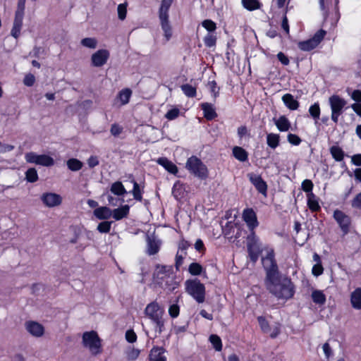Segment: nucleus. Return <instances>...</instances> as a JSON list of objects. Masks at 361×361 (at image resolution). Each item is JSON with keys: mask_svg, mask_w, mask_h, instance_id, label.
<instances>
[{"mask_svg": "<svg viewBox=\"0 0 361 361\" xmlns=\"http://www.w3.org/2000/svg\"><path fill=\"white\" fill-rule=\"evenodd\" d=\"M82 343L85 348H89L93 355L100 353V339L95 331L85 332L82 335Z\"/></svg>", "mask_w": 361, "mask_h": 361, "instance_id": "9d476101", "label": "nucleus"}, {"mask_svg": "<svg viewBox=\"0 0 361 361\" xmlns=\"http://www.w3.org/2000/svg\"><path fill=\"white\" fill-rule=\"evenodd\" d=\"M312 299L317 305H324L326 302V296L321 290H314L312 293Z\"/></svg>", "mask_w": 361, "mask_h": 361, "instance_id": "c9c22d12", "label": "nucleus"}, {"mask_svg": "<svg viewBox=\"0 0 361 361\" xmlns=\"http://www.w3.org/2000/svg\"><path fill=\"white\" fill-rule=\"evenodd\" d=\"M183 92L188 97H195L197 94L196 88L191 85L184 84L180 86Z\"/></svg>", "mask_w": 361, "mask_h": 361, "instance_id": "58836bf2", "label": "nucleus"}, {"mask_svg": "<svg viewBox=\"0 0 361 361\" xmlns=\"http://www.w3.org/2000/svg\"><path fill=\"white\" fill-rule=\"evenodd\" d=\"M309 113L314 120L315 124H317L320 116V107L319 103H314L310 106L309 109Z\"/></svg>", "mask_w": 361, "mask_h": 361, "instance_id": "ea45409f", "label": "nucleus"}, {"mask_svg": "<svg viewBox=\"0 0 361 361\" xmlns=\"http://www.w3.org/2000/svg\"><path fill=\"white\" fill-rule=\"evenodd\" d=\"M179 114H180L179 109L177 108H173L167 111V113L165 115V117L168 120H173L179 116Z\"/></svg>", "mask_w": 361, "mask_h": 361, "instance_id": "13d9d810", "label": "nucleus"}, {"mask_svg": "<svg viewBox=\"0 0 361 361\" xmlns=\"http://www.w3.org/2000/svg\"><path fill=\"white\" fill-rule=\"evenodd\" d=\"M184 191V188L179 182L176 183L172 188V194L176 199L182 197Z\"/></svg>", "mask_w": 361, "mask_h": 361, "instance_id": "79ce46f5", "label": "nucleus"}, {"mask_svg": "<svg viewBox=\"0 0 361 361\" xmlns=\"http://www.w3.org/2000/svg\"><path fill=\"white\" fill-rule=\"evenodd\" d=\"M247 247L250 260L255 263L257 261L259 256L262 251V249L259 239L255 235V231L250 232V233L247 235Z\"/></svg>", "mask_w": 361, "mask_h": 361, "instance_id": "1a4fd4ad", "label": "nucleus"}, {"mask_svg": "<svg viewBox=\"0 0 361 361\" xmlns=\"http://www.w3.org/2000/svg\"><path fill=\"white\" fill-rule=\"evenodd\" d=\"M324 269L322 263H316L312 269V274L315 276H318L323 273Z\"/></svg>", "mask_w": 361, "mask_h": 361, "instance_id": "0e129e2a", "label": "nucleus"}, {"mask_svg": "<svg viewBox=\"0 0 361 361\" xmlns=\"http://www.w3.org/2000/svg\"><path fill=\"white\" fill-rule=\"evenodd\" d=\"M190 246V244L189 242H188L185 240H182L178 243V252H180L182 253H187L186 250Z\"/></svg>", "mask_w": 361, "mask_h": 361, "instance_id": "69168bd1", "label": "nucleus"}, {"mask_svg": "<svg viewBox=\"0 0 361 361\" xmlns=\"http://www.w3.org/2000/svg\"><path fill=\"white\" fill-rule=\"evenodd\" d=\"M202 25L204 27L207 31L210 32L215 31L216 29V23L212 20H204L202 22Z\"/></svg>", "mask_w": 361, "mask_h": 361, "instance_id": "3c124183", "label": "nucleus"}, {"mask_svg": "<svg viewBox=\"0 0 361 361\" xmlns=\"http://www.w3.org/2000/svg\"><path fill=\"white\" fill-rule=\"evenodd\" d=\"M243 218L250 232L254 231V229L258 226L257 215L252 209H245L243 213Z\"/></svg>", "mask_w": 361, "mask_h": 361, "instance_id": "dca6fc26", "label": "nucleus"}, {"mask_svg": "<svg viewBox=\"0 0 361 361\" xmlns=\"http://www.w3.org/2000/svg\"><path fill=\"white\" fill-rule=\"evenodd\" d=\"M186 255H187V253H182V252L177 251V253H176V257H175V267H176V271L180 270V267L183 264V260Z\"/></svg>", "mask_w": 361, "mask_h": 361, "instance_id": "09e8293b", "label": "nucleus"}, {"mask_svg": "<svg viewBox=\"0 0 361 361\" xmlns=\"http://www.w3.org/2000/svg\"><path fill=\"white\" fill-rule=\"evenodd\" d=\"M313 186L314 185L312 180L309 179H305V180H303L301 185L302 190L307 192V194L312 192V191Z\"/></svg>", "mask_w": 361, "mask_h": 361, "instance_id": "6e6d98bb", "label": "nucleus"}, {"mask_svg": "<svg viewBox=\"0 0 361 361\" xmlns=\"http://www.w3.org/2000/svg\"><path fill=\"white\" fill-rule=\"evenodd\" d=\"M168 311L171 318H176L180 314V307L178 304H172L169 306Z\"/></svg>", "mask_w": 361, "mask_h": 361, "instance_id": "603ef678", "label": "nucleus"}, {"mask_svg": "<svg viewBox=\"0 0 361 361\" xmlns=\"http://www.w3.org/2000/svg\"><path fill=\"white\" fill-rule=\"evenodd\" d=\"M35 82V78L34 75H32L31 73L27 74L23 79L24 85L27 87L32 86L34 85Z\"/></svg>", "mask_w": 361, "mask_h": 361, "instance_id": "e2e57ef3", "label": "nucleus"}, {"mask_svg": "<svg viewBox=\"0 0 361 361\" xmlns=\"http://www.w3.org/2000/svg\"><path fill=\"white\" fill-rule=\"evenodd\" d=\"M127 5L126 4H120L118 6L117 11H118V18L121 20H123L126 17V13H127Z\"/></svg>", "mask_w": 361, "mask_h": 361, "instance_id": "864d4df0", "label": "nucleus"}, {"mask_svg": "<svg viewBox=\"0 0 361 361\" xmlns=\"http://www.w3.org/2000/svg\"><path fill=\"white\" fill-rule=\"evenodd\" d=\"M288 141L293 145H299L301 142V139L295 134L289 133L287 136Z\"/></svg>", "mask_w": 361, "mask_h": 361, "instance_id": "052dcab7", "label": "nucleus"}, {"mask_svg": "<svg viewBox=\"0 0 361 361\" xmlns=\"http://www.w3.org/2000/svg\"><path fill=\"white\" fill-rule=\"evenodd\" d=\"M126 339L128 342L133 343L137 341V335L133 330L130 329L126 332Z\"/></svg>", "mask_w": 361, "mask_h": 361, "instance_id": "680f3d73", "label": "nucleus"}, {"mask_svg": "<svg viewBox=\"0 0 361 361\" xmlns=\"http://www.w3.org/2000/svg\"><path fill=\"white\" fill-rule=\"evenodd\" d=\"M334 218L339 225L343 234H347L349 232V228L351 222L350 218L339 209H336L334 211Z\"/></svg>", "mask_w": 361, "mask_h": 361, "instance_id": "4468645a", "label": "nucleus"}, {"mask_svg": "<svg viewBox=\"0 0 361 361\" xmlns=\"http://www.w3.org/2000/svg\"><path fill=\"white\" fill-rule=\"evenodd\" d=\"M274 123L281 132L288 131L290 128V123L285 116H281L279 118H274Z\"/></svg>", "mask_w": 361, "mask_h": 361, "instance_id": "a878e982", "label": "nucleus"}, {"mask_svg": "<svg viewBox=\"0 0 361 361\" xmlns=\"http://www.w3.org/2000/svg\"><path fill=\"white\" fill-rule=\"evenodd\" d=\"M207 86L209 88L211 92L212 93L214 97V98L217 97L219 95V88L217 87L216 81L215 80L209 81Z\"/></svg>", "mask_w": 361, "mask_h": 361, "instance_id": "4d7b16f0", "label": "nucleus"}, {"mask_svg": "<svg viewBox=\"0 0 361 361\" xmlns=\"http://www.w3.org/2000/svg\"><path fill=\"white\" fill-rule=\"evenodd\" d=\"M307 206L312 212H318L321 207L319 204L318 197L313 193L310 192L307 195Z\"/></svg>", "mask_w": 361, "mask_h": 361, "instance_id": "cd10ccee", "label": "nucleus"}, {"mask_svg": "<svg viewBox=\"0 0 361 361\" xmlns=\"http://www.w3.org/2000/svg\"><path fill=\"white\" fill-rule=\"evenodd\" d=\"M160 247V243L154 237H147V252L149 255L157 254Z\"/></svg>", "mask_w": 361, "mask_h": 361, "instance_id": "aec40b11", "label": "nucleus"}, {"mask_svg": "<svg viewBox=\"0 0 361 361\" xmlns=\"http://www.w3.org/2000/svg\"><path fill=\"white\" fill-rule=\"evenodd\" d=\"M209 341L216 351H221L222 349V343L220 337L216 334L209 336Z\"/></svg>", "mask_w": 361, "mask_h": 361, "instance_id": "37998d69", "label": "nucleus"}, {"mask_svg": "<svg viewBox=\"0 0 361 361\" xmlns=\"http://www.w3.org/2000/svg\"><path fill=\"white\" fill-rule=\"evenodd\" d=\"M247 177L250 183L255 187L257 190L266 195L267 191V183L262 179L261 176L255 174L254 173H250L247 174Z\"/></svg>", "mask_w": 361, "mask_h": 361, "instance_id": "2eb2a0df", "label": "nucleus"}, {"mask_svg": "<svg viewBox=\"0 0 361 361\" xmlns=\"http://www.w3.org/2000/svg\"><path fill=\"white\" fill-rule=\"evenodd\" d=\"M257 321L259 322V324L262 330L265 333L269 332V325L268 322L265 319V317H264L262 316H259L257 317Z\"/></svg>", "mask_w": 361, "mask_h": 361, "instance_id": "5fc2aeb1", "label": "nucleus"}, {"mask_svg": "<svg viewBox=\"0 0 361 361\" xmlns=\"http://www.w3.org/2000/svg\"><path fill=\"white\" fill-rule=\"evenodd\" d=\"M233 154L236 159L242 162L248 159L247 152L241 147H234L233 148Z\"/></svg>", "mask_w": 361, "mask_h": 361, "instance_id": "7c9ffc66", "label": "nucleus"}, {"mask_svg": "<svg viewBox=\"0 0 361 361\" xmlns=\"http://www.w3.org/2000/svg\"><path fill=\"white\" fill-rule=\"evenodd\" d=\"M87 161L90 169H92L99 164V161L97 156H90Z\"/></svg>", "mask_w": 361, "mask_h": 361, "instance_id": "338daca9", "label": "nucleus"}, {"mask_svg": "<svg viewBox=\"0 0 361 361\" xmlns=\"http://www.w3.org/2000/svg\"><path fill=\"white\" fill-rule=\"evenodd\" d=\"M112 210L107 207H99L94 210V215L100 220H106L111 216Z\"/></svg>", "mask_w": 361, "mask_h": 361, "instance_id": "b1692460", "label": "nucleus"}, {"mask_svg": "<svg viewBox=\"0 0 361 361\" xmlns=\"http://www.w3.org/2000/svg\"><path fill=\"white\" fill-rule=\"evenodd\" d=\"M25 180L29 183H35L38 180V174L35 168H30L26 171Z\"/></svg>", "mask_w": 361, "mask_h": 361, "instance_id": "a19ab883", "label": "nucleus"}, {"mask_svg": "<svg viewBox=\"0 0 361 361\" xmlns=\"http://www.w3.org/2000/svg\"><path fill=\"white\" fill-rule=\"evenodd\" d=\"M112 221H104L97 226V231L101 233H107L110 231Z\"/></svg>", "mask_w": 361, "mask_h": 361, "instance_id": "c03bdc74", "label": "nucleus"}, {"mask_svg": "<svg viewBox=\"0 0 361 361\" xmlns=\"http://www.w3.org/2000/svg\"><path fill=\"white\" fill-rule=\"evenodd\" d=\"M157 162L162 166L168 172L172 174L178 173L177 166L170 160L166 157H160L157 159Z\"/></svg>", "mask_w": 361, "mask_h": 361, "instance_id": "5701e85b", "label": "nucleus"}, {"mask_svg": "<svg viewBox=\"0 0 361 361\" xmlns=\"http://www.w3.org/2000/svg\"><path fill=\"white\" fill-rule=\"evenodd\" d=\"M243 6L248 11H254L260 8L261 4L257 0H242Z\"/></svg>", "mask_w": 361, "mask_h": 361, "instance_id": "e433bc0d", "label": "nucleus"}, {"mask_svg": "<svg viewBox=\"0 0 361 361\" xmlns=\"http://www.w3.org/2000/svg\"><path fill=\"white\" fill-rule=\"evenodd\" d=\"M144 313L155 325V331L161 334L164 331V310L157 301H153L146 306Z\"/></svg>", "mask_w": 361, "mask_h": 361, "instance_id": "7ed1b4c3", "label": "nucleus"}, {"mask_svg": "<svg viewBox=\"0 0 361 361\" xmlns=\"http://www.w3.org/2000/svg\"><path fill=\"white\" fill-rule=\"evenodd\" d=\"M202 109L204 113V116L207 120H212L217 116V114L215 111L213 105L209 103H202L201 104Z\"/></svg>", "mask_w": 361, "mask_h": 361, "instance_id": "bb28decb", "label": "nucleus"}, {"mask_svg": "<svg viewBox=\"0 0 361 361\" xmlns=\"http://www.w3.org/2000/svg\"><path fill=\"white\" fill-rule=\"evenodd\" d=\"M326 32L322 29L318 30L312 38L298 42V48L304 51H309L316 48L323 40Z\"/></svg>", "mask_w": 361, "mask_h": 361, "instance_id": "f8f14e48", "label": "nucleus"}, {"mask_svg": "<svg viewBox=\"0 0 361 361\" xmlns=\"http://www.w3.org/2000/svg\"><path fill=\"white\" fill-rule=\"evenodd\" d=\"M188 271L192 276H199L202 273L203 267L197 262H192L188 267Z\"/></svg>", "mask_w": 361, "mask_h": 361, "instance_id": "4c0bfd02", "label": "nucleus"}, {"mask_svg": "<svg viewBox=\"0 0 361 361\" xmlns=\"http://www.w3.org/2000/svg\"><path fill=\"white\" fill-rule=\"evenodd\" d=\"M131 94L132 91L128 88H126L119 92L118 98L120 100L121 105H125L129 102Z\"/></svg>", "mask_w": 361, "mask_h": 361, "instance_id": "f704fd0d", "label": "nucleus"}, {"mask_svg": "<svg viewBox=\"0 0 361 361\" xmlns=\"http://www.w3.org/2000/svg\"><path fill=\"white\" fill-rule=\"evenodd\" d=\"M264 283L268 291L278 300L287 301L295 295V288L291 279L281 274L264 280Z\"/></svg>", "mask_w": 361, "mask_h": 361, "instance_id": "f257e3e1", "label": "nucleus"}, {"mask_svg": "<svg viewBox=\"0 0 361 361\" xmlns=\"http://www.w3.org/2000/svg\"><path fill=\"white\" fill-rule=\"evenodd\" d=\"M262 262L266 271L265 280H269L275 276L280 274L273 249L269 250L267 255L262 257Z\"/></svg>", "mask_w": 361, "mask_h": 361, "instance_id": "423d86ee", "label": "nucleus"}, {"mask_svg": "<svg viewBox=\"0 0 361 361\" xmlns=\"http://www.w3.org/2000/svg\"><path fill=\"white\" fill-rule=\"evenodd\" d=\"M203 41L206 47H214L216 44V37L214 34L208 33L204 37Z\"/></svg>", "mask_w": 361, "mask_h": 361, "instance_id": "de8ad7c7", "label": "nucleus"}, {"mask_svg": "<svg viewBox=\"0 0 361 361\" xmlns=\"http://www.w3.org/2000/svg\"><path fill=\"white\" fill-rule=\"evenodd\" d=\"M109 57V52L106 49H99L92 55V63L95 67L104 65Z\"/></svg>", "mask_w": 361, "mask_h": 361, "instance_id": "f3484780", "label": "nucleus"}, {"mask_svg": "<svg viewBox=\"0 0 361 361\" xmlns=\"http://www.w3.org/2000/svg\"><path fill=\"white\" fill-rule=\"evenodd\" d=\"M42 202L48 207H54L61 204L62 202L61 197L56 193L47 192L41 197Z\"/></svg>", "mask_w": 361, "mask_h": 361, "instance_id": "a211bd4d", "label": "nucleus"}, {"mask_svg": "<svg viewBox=\"0 0 361 361\" xmlns=\"http://www.w3.org/2000/svg\"><path fill=\"white\" fill-rule=\"evenodd\" d=\"M140 355V350L134 348H129L126 350V357L128 360L133 361L136 360Z\"/></svg>", "mask_w": 361, "mask_h": 361, "instance_id": "8fccbe9b", "label": "nucleus"}, {"mask_svg": "<svg viewBox=\"0 0 361 361\" xmlns=\"http://www.w3.org/2000/svg\"><path fill=\"white\" fill-rule=\"evenodd\" d=\"M27 331L34 336L39 337L44 334V327L36 322H27L25 324Z\"/></svg>", "mask_w": 361, "mask_h": 361, "instance_id": "6ab92c4d", "label": "nucleus"}, {"mask_svg": "<svg viewBox=\"0 0 361 361\" xmlns=\"http://www.w3.org/2000/svg\"><path fill=\"white\" fill-rule=\"evenodd\" d=\"M282 101L285 106L290 110H296L299 107V102L291 94H285L282 97Z\"/></svg>", "mask_w": 361, "mask_h": 361, "instance_id": "393cba45", "label": "nucleus"}, {"mask_svg": "<svg viewBox=\"0 0 361 361\" xmlns=\"http://www.w3.org/2000/svg\"><path fill=\"white\" fill-rule=\"evenodd\" d=\"M133 190L131 191V193L133 194L134 199L137 201H142V190L140 188L139 184L135 180H133Z\"/></svg>", "mask_w": 361, "mask_h": 361, "instance_id": "a18cd8bd", "label": "nucleus"}, {"mask_svg": "<svg viewBox=\"0 0 361 361\" xmlns=\"http://www.w3.org/2000/svg\"><path fill=\"white\" fill-rule=\"evenodd\" d=\"M165 350L161 347H154L149 354V361H166Z\"/></svg>", "mask_w": 361, "mask_h": 361, "instance_id": "412c9836", "label": "nucleus"}, {"mask_svg": "<svg viewBox=\"0 0 361 361\" xmlns=\"http://www.w3.org/2000/svg\"><path fill=\"white\" fill-rule=\"evenodd\" d=\"M25 1L26 0H18L17 9L15 12L13 27L11 31V35L15 39H18L20 35V30L23 26V20L24 18Z\"/></svg>", "mask_w": 361, "mask_h": 361, "instance_id": "6e6552de", "label": "nucleus"}, {"mask_svg": "<svg viewBox=\"0 0 361 361\" xmlns=\"http://www.w3.org/2000/svg\"><path fill=\"white\" fill-rule=\"evenodd\" d=\"M185 289L198 303H202L204 301L205 287L199 280H187Z\"/></svg>", "mask_w": 361, "mask_h": 361, "instance_id": "0eeeda50", "label": "nucleus"}, {"mask_svg": "<svg viewBox=\"0 0 361 361\" xmlns=\"http://www.w3.org/2000/svg\"><path fill=\"white\" fill-rule=\"evenodd\" d=\"M329 105L331 109V120L338 123V117L342 114L346 101L338 95H332L329 99Z\"/></svg>", "mask_w": 361, "mask_h": 361, "instance_id": "9b49d317", "label": "nucleus"}, {"mask_svg": "<svg viewBox=\"0 0 361 361\" xmlns=\"http://www.w3.org/2000/svg\"><path fill=\"white\" fill-rule=\"evenodd\" d=\"M110 191L115 195L123 196L127 191L121 181H116L111 185Z\"/></svg>", "mask_w": 361, "mask_h": 361, "instance_id": "c756f323", "label": "nucleus"}, {"mask_svg": "<svg viewBox=\"0 0 361 361\" xmlns=\"http://www.w3.org/2000/svg\"><path fill=\"white\" fill-rule=\"evenodd\" d=\"M123 127L118 124L113 123L111 126L110 132L113 136L117 137L123 132Z\"/></svg>", "mask_w": 361, "mask_h": 361, "instance_id": "bf43d9fd", "label": "nucleus"}, {"mask_svg": "<svg viewBox=\"0 0 361 361\" xmlns=\"http://www.w3.org/2000/svg\"><path fill=\"white\" fill-rule=\"evenodd\" d=\"M66 165L71 171H78L82 168L83 163L78 159L71 158L67 161Z\"/></svg>", "mask_w": 361, "mask_h": 361, "instance_id": "473e14b6", "label": "nucleus"}, {"mask_svg": "<svg viewBox=\"0 0 361 361\" xmlns=\"http://www.w3.org/2000/svg\"><path fill=\"white\" fill-rule=\"evenodd\" d=\"M25 161L27 163L35 164L44 166H51L54 164V160L52 157L46 154H37L35 152H28L25 155Z\"/></svg>", "mask_w": 361, "mask_h": 361, "instance_id": "ddd939ff", "label": "nucleus"}, {"mask_svg": "<svg viewBox=\"0 0 361 361\" xmlns=\"http://www.w3.org/2000/svg\"><path fill=\"white\" fill-rule=\"evenodd\" d=\"M185 168L190 173L200 179L203 180L207 177L208 171L207 166L195 156H192L188 159Z\"/></svg>", "mask_w": 361, "mask_h": 361, "instance_id": "39448f33", "label": "nucleus"}, {"mask_svg": "<svg viewBox=\"0 0 361 361\" xmlns=\"http://www.w3.org/2000/svg\"><path fill=\"white\" fill-rule=\"evenodd\" d=\"M329 151L331 156L336 161H341L343 159L344 152L340 147L334 145L330 147Z\"/></svg>", "mask_w": 361, "mask_h": 361, "instance_id": "2f4dec72", "label": "nucleus"}, {"mask_svg": "<svg viewBox=\"0 0 361 361\" xmlns=\"http://www.w3.org/2000/svg\"><path fill=\"white\" fill-rule=\"evenodd\" d=\"M350 302L355 309H361V288H357L351 293Z\"/></svg>", "mask_w": 361, "mask_h": 361, "instance_id": "c85d7f7f", "label": "nucleus"}, {"mask_svg": "<svg viewBox=\"0 0 361 361\" xmlns=\"http://www.w3.org/2000/svg\"><path fill=\"white\" fill-rule=\"evenodd\" d=\"M351 205L353 208L361 209V192L354 197L352 200Z\"/></svg>", "mask_w": 361, "mask_h": 361, "instance_id": "774afa93", "label": "nucleus"}, {"mask_svg": "<svg viewBox=\"0 0 361 361\" xmlns=\"http://www.w3.org/2000/svg\"><path fill=\"white\" fill-rule=\"evenodd\" d=\"M173 0H161V6L159 9V18L164 37L166 41H169L172 36L171 26L169 23V10Z\"/></svg>", "mask_w": 361, "mask_h": 361, "instance_id": "20e7f679", "label": "nucleus"}, {"mask_svg": "<svg viewBox=\"0 0 361 361\" xmlns=\"http://www.w3.org/2000/svg\"><path fill=\"white\" fill-rule=\"evenodd\" d=\"M80 43L83 47L90 49H94L97 47V41L95 38L86 37L82 39Z\"/></svg>", "mask_w": 361, "mask_h": 361, "instance_id": "49530a36", "label": "nucleus"}, {"mask_svg": "<svg viewBox=\"0 0 361 361\" xmlns=\"http://www.w3.org/2000/svg\"><path fill=\"white\" fill-rule=\"evenodd\" d=\"M280 136L279 134L269 133L267 136V143L272 149L276 148L279 145Z\"/></svg>", "mask_w": 361, "mask_h": 361, "instance_id": "72a5a7b5", "label": "nucleus"}, {"mask_svg": "<svg viewBox=\"0 0 361 361\" xmlns=\"http://www.w3.org/2000/svg\"><path fill=\"white\" fill-rule=\"evenodd\" d=\"M173 274L172 266L158 264L153 273V279L161 288L172 290L175 288Z\"/></svg>", "mask_w": 361, "mask_h": 361, "instance_id": "f03ea898", "label": "nucleus"}, {"mask_svg": "<svg viewBox=\"0 0 361 361\" xmlns=\"http://www.w3.org/2000/svg\"><path fill=\"white\" fill-rule=\"evenodd\" d=\"M129 211L130 207L128 204H125L112 210L111 216L116 221H119L127 217L129 214Z\"/></svg>", "mask_w": 361, "mask_h": 361, "instance_id": "4be33fe9", "label": "nucleus"}]
</instances>
